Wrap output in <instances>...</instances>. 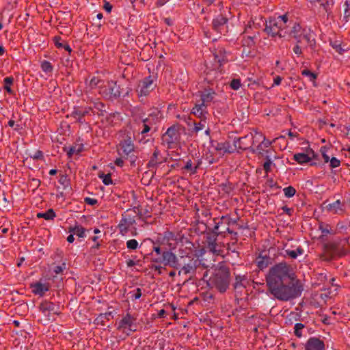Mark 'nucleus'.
<instances>
[{
    "label": "nucleus",
    "mask_w": 350,
    "mask_h": 350,
    "mask_svg": "<svg viewBox=\"0 0 350 350\" xmlns=\"http://www.w3.org/2000/svg\"><path fill=\"white\" fill-rule=\"evenodd\" d=\"M270 293L277 299L288 301L300 295L302 286L290 265L281 262L271 267L266 276Z\"/></svg>",
    "instance_id": "f257e3e1"
},
{
    "label": "nucleus",
    "mask_w": 350,
    "mask_h": 350,
    "mask_svg": "<svg viewBox=\"0 0 350 350\" xmlns=\"http://www.w3.org/2000/svg\"><path fill=\"white\" fill-rule=\"evenodd\" d=\"M229 219L226 217H221L218 222L215 223L214 231L216 234H207L203 241L204 247L208 252L217 256H223L225 251V245L222 242L217 241V235L224 232L219 230L220 225L222 224H228Z\"/></svg>",
    "instance_id": "f03ea898"
},
{
    "label": "nucleus",
    "mask_w": 350,
    "mask_h": 350,
    "mask_svg": "<svg viewBox=\"0 0 350 350\" xmlns=\"http://www.w3.org/2000/svg\"><path fill=\"white\" fill-rule=\"evenodd\" d=\"M289 31L286 38H294L298 43H301L304 40L308 46L314 49L316 42L313 37V33L310 29L302 27L299 23L293 21L288 28Z\"/></svg>",
    "instance_id": "7ed1b4c3"
},
{
    "label": "nucleus",
    "mask_w": 350,
    "mask_h": 350,
    "mask_svg": "<svg viewBox=\"0 0 350 350\" xmlns=\"http://www.w3.org/2000/svg\"><path fill=\"white\" fill-rule=\"evenodd\" d=\"M210 280L220 292H225L230 284L229 269L224 263H219Z\"/></svg>",
    "instance_id": "20e7f679"
},
{
    "label": "nucleus",
    "mask_w": 350,
    "mask_h": 350,
    "mask_svg": "<svg viewBox=\"0 0 350 350\" xmlns=\"http://www.w3.org/2000/svg\"><path fill=\"white\" fill-rule=\"evenodd\" d=\"M136 320V317L127 312L118 321L117 329L129 336L131 333L137 331Z\"/></svg>",
    "instance_id": "39448f33"
},
{
    "label": "nucleus",
    "mask_w": 350,
    "mask_h": 350,
    "mask_svg": "<svg viewBox=\"0 0 350 350\" xmlns=\"http://www.w3.org/2000/svg\"><path fill=\"white\" fill-rule=\"evenodd\" d=\"M180 133L178 126L173 125L167 129V131L162 136V141L166 144L168 148H174L178 142Z\"/></svg>",
    "instance_id": "423d86ee"
},
{
    "label": "nucleus",
    "mask_w": 350,
    "mask_h": 350,
    "mask_svg": "<svg viewBox=\"0 0 350 350\" xmlns=\"http://www.w3.org/2000/svg\"><path fill=\"white\" fill-rule=\"evenodd\" d=\"M152 262L176 269L179 266L176 256L167 250L163 251L161 256L153 258Z\"/></svg>",
    "instance_id": "0eeeda50"
},
{
    "label": "nucleus",
    "mask_w": 350,
    "mask_h": 350,
    "mask_svg": "<svg viewBox=\"0 0 350 350\" xmlns=\"http://www.w3.org/2000/svg\"><path fill=\"white\" fill-rule=\"evenodd\" d=\"M99 94L104 98H113L119 96L120 92L114 81H105L100 87Z\"/></svg>",
    "instance_id": "6e6552de"
},
{
    "label": "nucleus",
    "mask_w": 350,
    "mask_h": 350,
    "mask_svg": "<svg viewBox=\"0 0 350 350\" xmlns=\"http://www.w3.org/2000/svg\"><path fill=\"white\" fill-rule=\"evenodd\" d=\"M198 263V259H194L190 256L182 257L181 263L179 265H183V267L178 271V275L182 273L191 276L194 275Z\"/></svg>",
    "instance_id": "1a4fd4ad"
},
{
    "label": "nucleus",
    "mask_w": 350,
    "mask_h": 350,
    "mask_svg": "<svg viewBox=\"0 0 350 350\" xmlns=\"http://www.w3.org/2000/svg\"><path fill=\"white\" fill-rule=\"evenodd\" d=\"M259 143L256 146V152L258 154L264 156V153L268 154L269 150L265 149L269 147L271 144V142L269 139H267L265 137L259 132L256 131L254 135L253 136V145Z\"/></svg>",
    "instance_id": "9d476101"
},
{
    "label": "nucleus",
    "mask_w": 350,
    "mask_h": 350,
    "mask_svg": "<svg viewBox=\"0 0 350 350\" xmlns=\"http://www.w3.org/2000/svg\"><path fill=\"white\" fill-rule=\"evenodd\" d=\"M241 139V138H239L237 140L234 141V148L231 146L230 142H218L214 140L211 142V147L220 154L224 155L226 153H232L237 148V142H240Z\"/></svg>",
    "instance_id": "9b49d317"
},
{
    "label": "nucleus",
    "mask_w": 350,
    "mask_h": 350,
    "mask_svg": "<svg viewBox=\"0 0 350 350\" xmlns=\"http://www.w3.org/2000/svg\"><path fill=\"white\" fill-rule=\"evenodd\" d=\"M284 24L282 22L281 15L278 17L271 18L268 22L266 23L265 31L271 37L278 36L280 28L281 25Z\"/></svg>",
    "instance_id": "f8f14e48"
},
{
    "label": "nucleus",
    "mask_w": 350,
    "mask_h": 350,
    "mask_svg": "<svg viewBox=\"0 0 350 350\" xmlns=\"http://www.w3.org/2000/svg\"><path fill=\"white\" fill-rule=\"evenodd\" d=\"M155 84L151 77H146L143 81H140L137 90L138 96H146L154 90Z\"/></svg>",
    "instance_id": "ddd939ff"
},
{
    "label": "nucleus",
    "mask_w": 350,
    "mask_h": 350,
    "mask_svg": "<svg viewBox=\"0 0 350 350\" xmlns=\"http://www.w3.org/2000/svg\"><path fill=\"white\" fill-rule=\"evenodd\" d=\"M135 224V220L133 217L127 213L122 215V217L118 226L120 233L123 236L126 235Z\"/></svg>",
    "instance_id": "4468645a"
},
{
    "label": "nucleus",
    "mask_w": 350,
    "mask_h": 350,
    "mask_svg": "<svg viewBox=\"0 0 350 350\" xmlns=\"http://www.w3.org/2000/svg\"><path fill=\"white\" fill-rule=\"evenodd\" d=\"M90 112L94 113V111L91 107L84 108L77 107L74 108L70 116L76 122L83 123L85 122V116L90 114Z\"/></svg>",
    "instance_id": "2eb2a0df"
},
{
    "label": "nucleus",
    "mask_w": 350,
    "mask_h": 350,
    "mask_svg": "<svg viewBox=\"0 0 350 350\" xmlns=\"http://www.w3.org/2000/svg\"><path fill=\"white\" fill-rule=\"evenodd\" d=\"M40 311L46 317L47 321L54 319L55 314H57L55 311V305L50 301H44L40 305Z\"/></svg>",
    "instance_id": "dca6fc26"
},
{
    "label": "nucleus",
    "mask_w": 350,
    "mask_h": 350,
    "mask_svg": "<svg viewBox=\"0 0 350 350\" xmlns=\"http://www.w3.org/2000/svg\"><path fill=\"white\" fill-rule=\"evenodd\" d=\"M325 209L329 213L333 215H342L345 213V204L340 200L325 205Z\"/></svg>",
    "instance_id": "f3484780"
},
{
    "label": "nucleus",
    "mask_w": 350,
    "mask_h": 350,
    "mask_svg": "<svg viewBox=\"0 0 350 350\" xmlns=\"http://www.w3.org/2000/svg\"><path fill=\"white\" fill-rule=\"evenodd\" d=\"M228 19L220 15L216 17L213 21V29L220 34H225L228 31L227 26Z\"/></svg>",
    "instance_id": "a211bd4d"
},
{
    "label": "nucleus",
    "mask_w": 350,
    "mask_h": 350,
    "mask_svg": "<svg viewBox=\"0 0 350 350\" xmlns=\"http://www.w3.org/2000/svg\"><path fill=\"white\" fill-rule=\"evenodd\" d=\"M134 150V145L130 139H125L119 144L118 154L122 157H128Z\"/></svg>",
    "instance_id": "6ab92c4d"
},
{
    "label": "nucleus",
    "mask_w": 350,
    "mask_h": 350,
    "mask_svg": "<svg viewBox=\"0 0 350 350\" xmlns=\"http://www.w3.org/2000/svg\"><path fill=\"white\" fill-rule=\"evenodd\" d=\"M305 350H325V343L318 338H310L306 343Z\"/></svg>",
    "instance_id": "aec40b11"
},
{
    "label": "nucleus",
    "mask_w": 350,
    "mask_h": 350,
    "mask_svg": "<svg viewBox=\"0 0 350 350\" xmlns=\"http://www.w3.org/2000/svg\"><path fill=\"white\" fill-rule=\"evenodd\" d=\"M200 99V102L202 103L207 107L214 100L216 93L212 89H204L203 91L199 92Z\"/></svg>",
    "instance_id": "412c9836"
},
{
    "label": "nucleus",
    "mask_w": 350,
    "mask_h": 350,
    "mask_svg": "<svg viewBox=\"0 0 350 350\" xmlns=\"http://www.w3.org/2000/svg\"><path fill=\"white\" fill-rule=\"evenodd\" d=\"M191 113L198 118H206L208 114L207 106L199 100H197L191 109Z\"/></svg>",
    "instance_id": "4be33fe9"
},
{
    "label": "nucleus",
    "mask_w": 350,
    "mask_h": 350,
    "mask_svg": "<svg viewBox=\"0 0 350 350\" xmlns=\"http://www.w3.org/2000/svg\"><path fill=\"white\" fill-rule=\"evenodd\" d=\"M162 118V113L157 109H151L147 118L143 119L146 123L150 124L152 127L156 125Z\"/></svg>",
    "instance_id": "5701e85b"
},
{
    "label": "nucleus",
    "mask_w": 350,
    "mask_h": 350,
    "mask_svg": "<svg viewBox=\"0 0 350 350\" xmlns=\"http://www.w3.org/2000/svg\"><path fill=\"white\" fill-rule=\"evenodd\" d=\"M282 22L284 24L281 25V28H280V31L278 33V37L280 38H286L288 36V28L291 25L293 20H290L288 14L281 15Z\"/></svg>",
    "instance_id": "b1692460"
},
{
    "label": "nucleus",
    "mask_w": 350,
    "mask_h": 350,
    "mask_svg": "<svg viewBox=\"0 0 350 350\" xmlns=\"http://www.w3.org/2000/svg\"><path fill=\"white\" fill-rule=\"evenodd\" d=\"M315 157V154L313 150H310L307 153H297L295 154L293 159L299 164L308 163Z\"/></svg>",
    "instance_id": "393cba45"
},
{
    "label": "nucleus",
    "mask_w": 350,
    "mask_h": 350,
    "mask_svg": "<svg viewBox=\"0 0 350 350\" xmlns=\"http://www.w3.org/2000/svg\"><path fill=\"white\" fill-rule=\"evenodd\" d=\"M31 288L33 293L35 295L42 296L46 291L49 290V285L48 284L36 282L31 284Z\"/></svg>",
    "instance_id": "a878e982"
},
{
    "label": "nucleus",
    "mask_w": 350,
    "mask_h": 350,
    "mask_svg": "<svg viewBox=\"0 0 350 350\" xmlns=\"http://www.w3.org/2000/svg\"><path fill=\"white\" fill-rule=\"evenodd\" d=\"M325 248L326 252L331 254V255H340L342 253L340 243L336 241L327 243L325 244Z\"/></svg>",
    "instance_id": "bb28decb"
},
{
    "label": "nucleus",
    "mask_w": 350,
    "mask_h": 350,
    "mask_svg": "<svg viewBox=\"0 0 350 350\" xmlns=\"http://www.w3.org/2000/svg\"><path fill=\"white\" fill-rule=\"evenodd\" d=\"M104 80L101 79L98 77H92L90 81L86 80L85 83L87 88L90 90L98 89L100 90V87L102 86L104 83Z\"/></svg>",
    "instance_id": "cd10ccee"
},
{
    "label": "nucleus",
    "mask_w": 350,
    "mask_h": 350,
    "mask_svg": "<svg viewBox=\"0 0 350 350\" xmlns=\"http://www.w3.org/2000/svg\"><path fill=\"white\" fill-rule=\"evenodd\" d=\"M255 262L260 270H263L271 263V258L267 256H262V255H259L256 257Z\"/></svg>",
    "instance_id": "c85d7f7f"
},
{
    "label": "nucleus",
    "mask_w": 350,
    "mask_h": 350,
    "mask_svg": "<svg viewBox=\"0 0 350 350\" xmlns=\"http://www.w3.org/2000/svg\"><path fill=\"white\" fill-rule=\"evenodd\" d=\"M247 284L248 280L245 276L237 275L235 278L234 286L235 289H239L240 288H245Z\"/></svg>",
    "instance_id": "c756f323"
},
{
    "label": "nucleus",
    "mask_w": 350,
    "mask_h": 350,
    "mask_svg": "<svg viewBox=\"0 0 350 350\" xmlns=\"http://www.w3.org/2000/svg\"><path fill=\"white\" fill-rule=\"evenodd\" d=\"M36 216L38 218H44L46 220H51L56 217V214L53 209L49 208L44 213H37Z\"/></svg>",
    "instance_id": "7c9ffc66"
},
{
    "label": "nucleus",
    "mask_w": 350,
    "mask_h": 350,
    "mask_svg": "<svg viewBox=\"0 0 350 350\" xmlns=\"http://www.w3.org/2000/svg\"><path fill=\"white\" fill-rule=\"evenodd\" d=\"M14 78L12 77H7L3 79L4 90L11 95L14 94V91L11 89V85L13 84Z\"/></svg>",
    "instance_id": "2f4dec72"
},
{
    "label": "nucleus",
    "mask_w": 350,
    "mask_h": 350,
    "mask_svg": "<svg viewBox=\"0 0 350 350\" xmlns=\"http://www.w3.org/2000/svg\"><path fill=\"white\" fill-rule=\"evenodd\" d=\"M70 232H72L74 234L79 237L83 238L85 235V229L81 226H75L74 228L70 229Z\"/></svg>",
    "instance_id": "473e14b6"
},
{
    "label": "nucleus",
    "mask_w": 350,
    "mask_h": 350,
    "mask_svg": "<svg viewBox=\"0 0 350 350\" xmlns=\"http://www.w3.org/2000/svg\"><path fill=\"white\" fill-rule=\"evenodd\" d=\"M159 155V152L157 150H155L152 157H151L150 161L148 162L149 167H154L157 165L158 163H161L162 161L158 158Z\"/></svg>",
    "instance_id": "72a5a7b5"
},
{
    "label": "nucleus",
    "mask_w": 350,
    "mask_h": 350,
    "mask_svg": "<svg viewBox=\"0 0 350 350\" xmlns=\"http://www.w3.org/2000/svg\"><path fill=\"white\" fill-rule=\"evenodd\" d=\"M219 54H215L214 55V59L216 62V64L215 65V68H219L221 64L225 62V56L223 54V52L221 51H219Z\"/></svg>",
    "instance_id": "f704fd0d"
},
{
    "label": "nucleus",
    "mask_w": 350,
    "mask_h": 350,
    "mask_svg": "<svg viewBox=\"0 0 350 350\" xmlns=\"http://www.w3.org/2000/svg\"><path fill=\"white\" fill-rule=\"evenodd\" d=\"M304 250L301 247H297L296 250H286V254L293 259L296 258L298 255L302 254Z\"/></svg>",
    "instance_id": "c9c22d12"
},
{
    "label": "nucleus",
    "mask_w": 350,
    "mask_h": 350,
    "mask_svg": "<svg viewBox=\"0 0 350 350\" xmlns=\"http://www.w3.org/2000/svg\"><path fill=\"white\" fill-rule=\"evenodd\" d=\"M41 68L42 71L46 74H51L53 70V67L51 62L45 60L41 63Z\"/></svg>",
    "instance_id": "e433bc0d"
},
{
    "label": "nucleus",
    "mask_w": 350,
    "mask_h": 350,
    "mask_svg": "<svg viewBox=\"0 0 350 350\" xmlns=\"http://www.w3.org/2000/svg\"><path fill=\"white\" fill-rule=\"evenodd\" d=\"M200 122L194 123V129H193L196 132H198V131H202L206 128V118H200Z\"/></svg>",
    "instance_id": "4c0bfd02"
},
{
    "label": "nucleus",
    "mask_w": 350,
    "mask_h": 350,
    "mask_svg": "<svg viewBox=\"0 0 350 350\" xmlns=\"http://www.w3.org/2000/svg\"><path fill=\"white\" fill-rule=\"evenodd\" d=\"M301 75L305 77H307L309 79L310 81H312V82H314L317 77V74L311 72L308 69L302 70Z\"/></svg>",
    "instance_id": "58836bf2"
},
{
    "label": "nucleus",
    "mask_w": 350,
    "mask_h": 350,
    "mask_svg": "<svg viewBox=\"0 0 350 350\" xmlns=\"http://www.w3.org/2000/svg\"><path fill=\"white\" fill-rule=\"evenodd\" d=\"M98 177L102 179L103 180V183L105 185H111L112 184V179L111 178V174H105V173L102 172V173H99L98 174Z\"/></svg>",
    "instance_id": "ea45409f"
},
{
    "label": "nucleus",
    "mask_w": 350,
    "mask_h": 350,
    "mask_svg": "<svg viewBox=\"0 0 350 350\" xmlns=\"http://www.w3.org/2000/svg\"><path fill=\"white\" fill-rule=\"evenodd\" d=\"M219 191L223 193L229 194L232 191V187L229 183H224L219 185Z\"/></svg>",
    "instance_id": "a19ab883"
},
{
    "label": "nucleus",
    "mask_w": 350,
    "mask_h": 350,
    "mask_svg": "<svg viewBox=\"0 0 350 350\" xmlns=\"http://www.w3.org/2000/svg\"><path fill=\"white\" fill-rule=\"evenodd\" d=\"M283 192L286 197L291 198L295 194L296 190L293 187L288 186L283 189Z\"/></svg>",
    "instance_id": "79ce46f5"
},
{
    "label": "nucleus",
    "mask_w": 350,
    "mask_h": 350,
    "mask_svg": "<svg viewBox=\"0 0 350 350\" xmlns=\"http://www.w3.org/2000/svg\"><path fill=\"white\" fill-rule=\"evenodd\" d=\"M304 325L302 323H296L294 327V334L296 336L300 338L302 336V329Z\"/></svg>",
    "instance_id": "37998d69"
},
{
    "label": "nucleus",
    "mask_w": 350,
    "mask_h": 350,
    "mask_svg": "<svg viewBox=\"0 0 350 350\" xmlns=\"http://www.w3.org/2000/svg\"><path fill=\"white\" fill-rule=\"evenodd\" d=\"M345 12H344V16L342 18V21L345 23H347L349 21V18L350 16V6L347 1L345 3Z\"/></svg>",
    "instance_id": "c03bdc74"
},
{
    "label": "nucleus",
    "mask_w": 350,
    "mask_h": 350,
    "mask_svg": "<svg viewBox=\"0 0 350 350\" xmlns=\"http://www.w3.org/2000/svg\"><path fill=\"white\" fill-rule=\"evenodd\" d=\"M82 149L83 148L81 145L79 146L78 147L77 146H72L68 152V154L69 157H71L75 154H77L82 150Z\"/></svg>",
    "instance_id": "a18cd8bd"
},
{
    "label": "nucleus",
    "mask_w": 350,
    "mask_h": 350,
    "mask_svg": "<svg viewBox=\"0 0 350 350\" xmlns=\"http://www.w3.org/2000/svg\"><path fill=\"white\" fill-rule=\"evenodd\" d=\"M138 242L135 239H130L126 241V247L129 250H136L138 247Z\"/></svg>",
    "instance_id": "49530a36"
},
{
    "label": "nucleus",
    "mask_w": 350,
    "mask_h": 350,
    "mask_svg": "<svg viewBox=\"0 0 350 350\" xmlns=\"http://www.w3.org/2000/svg\"><path fill=\"white\" fill-rule=\"evenodd\" d=\"M94 108L97 109L100 113L98 112V115H103V112L105 111V105L100 101L94 103Z\"/></svg>",
    "instance_id": "de8ad7c7"
},
{
    "label": "nucleus",
    "mask_w": 350,
    "mask_h": 350,
    "mask_svg": "<svg viewBox=\"0 0 350 350\" xmlns=\"http://www.w3.org/2000/svg\"><path fill=\"white\" fill-rule=\"evenodd\" d=\"M142 130L139 131V133H141L142 135L146 134L152 128V126L150 124L146 123L144 120H142Z\"/></svg>",
    "instance_id": "09e8293b"
},
{
    "label": "nucleus",
    "mask_w": 350,
    "mask_h": 350,
    "mask_svg": "<svg viewBox=\"0 0 350 350\" xmlns=\"http://www.w3.org/2000/svg\"><path fill=\"white\" fill-rule=\"evenodd\" d=\"M301 43L296 42V44L293 46V51L298 57L302 56L303 49L300 46Z\"/></svg>",
    "instance_id": "8fccbe9b"
},
{
    "label": "nucleus",
    "mask_w": 350,
    "mask_h": 350,
    "mask_svg": "<svg viewBox=\"0 0 350 350\" xmlns=\"http://www.w3.org/2000/svg\"><path fill=\"white\" fill-rule=\"evenodd\" d=\"M340 165V161L336 157H332L329 161V167L331 168H336Z\"/></svg>",
    "instance_id": "3c124183"
},
{
    "label": "nucleus",
    "mask_w": 350,
    "mask_h": 350,
    "mask_svg": "<svg viewBox=\"0 0 350 350\" xmlns=\"http://www.w3.org/2000/svg\"><path fill=\"white\" fill-rule=\"evenodd\" d=\"M273 165V161L272 160H269V161H265L262 166H263V170H265V174L267 175L269 172H271V165Z\"/></svg>",
    "instance_id": "603ef678"
},
{
    "label": "nucleus",
    "mask_w": 350,
    "mask_h": 350,
    "mask_svg": "<svg viewBox=\"0 0 350 350\" xmlns=\"http://www.w3.org/2000/svg\"><path fill=\"white\" fill-rule=\"evenodd\" d=\"M230 87L234 90H237L241 87V81L238 79H234L230 83Z\"/></svg>",
    "instance_id": "864d4df0"
},
{
    "label": "nucleus",
    "mask_w": 350,
    "mask_h": 350,
    "mask_svg": "<svg viewBox=\"0 0 350 350\" xmlns=\"http://www.w3.org/2000/svg\"><path fill=\"white\" fill-rule=\"evenodd\" d=\"M309 1L312 3V4H314L315 5L316 3H319L321 6H322L323 8V9L325 10V11L326 12H328L327 10V5H328V1H326L325 2L323 1H321V0H309Z\"/></svg>",
    "instance_id": "5fc2aeb1"
},
{
    "label": "nucleus",
    "mask_w": 350,
    "mask_h": 350,
    "mask_svg": "<svg viewBox=\"0 0 350 350\" xmlns=\"http://www.w3.org/2000/svg\"><path fill=\"white\" fill-rule=\"evenodd\" d=\"M54 44L58 49H62L64 43L62 42V38L60 36H55L53 38Z\"/></svg>",
    "instance_id": "6e6d98bb"
},
{
    "label": "nucleus",
    "mask_w": 350,
    "mask_h": 350,
    "mask_svg": "<svg viewBox=\"0 0 350 350\" xmlns=\"http://www.w3.org/2000/svg\"><path fill=\"white\" fill-rule=\"evenodd\" d=\"M332 46L340 54H342L345 52V49L342 47L341 44L337 43V42L333 43Z\"/></svg>",
    "instance_id": "4d7b16f0"
},
{
    "label": "nucleus",
    "mask_w": 350,
    "mask_h": 350,
    "mask_svg": "<svg viewBox=\"0 0 350 350\" xmlns=\"http://www.w3.org/2000/svg\"><path fill=\"white\" fill-rule=\"evenodd\" d=\"M321 154L323 157V159L324 160V163H328L329 162L331 158L327 154V150L325 147L322 148L321 149Z\"/></svg>",
    "instance_id": "13d9d810"
},
{
    "label": "nucleus",
    "mask_w": 350,
    "mask_h": 350,
    "mask_svg": "<svg viewBox=\"0 0 350 350\" xmlns=\"http://www.w3.org/2000/svg\"><path fill=\"white\" fill-rule=\"evenodd\" d=\"M142 296V289L140 288H137L133 292L132 295V298L134 299H139Z\"/></svg>",
    "instance_id": "bf43d9fd"
},
{
    "label": "nucleus",
    "mask_w": 350,
    "mask_h": 350,
    "mask_svg": "<svg viewBox=\"0 0 350 350\" xmlns=\"http://www.w3.org/2000/svg\"><path fill=\"white\" fill-rule=\"evenodd\" d=\"M66 269V264L65 263H62V265H58V266H56L54 268V272L56 273V274H59L63 272V271Z\"/></svg>",
    "instance_id": "052dcab7"
},
{
    "label": "nucleus",
    "mask_w": 350,
    "mask_h": 350,
    "mask_svg": "<svg viewBox=\"0 0 350 350\" xmlns=\"http://www.w3.org/2000/svg\"><path fill=\"white\" fill-rule=\"evenodd\" d=\"M184 168L187 170H191L192 174H195L196 172V167L194 169L192 168V161L191 160L187 161Z\"/></svg>",
    "instance_id": "680f3d73"
},
{
    "label": "nucleus",
    "mask_w": 350,
    "mask_h": 350,
    "mask_svg": "<svg viewBox=\"0 0 350 350\" xmlns=\"http://www.w3.org/2000/svg\"><path fill=\"white\" fill-rule=\"evenodd\" d=\"M84 202L87 204L92 205V206L95 205V204H96L98 203V200L96 199L91 198H89V197L85 198Z\"/></svg>",
    "instance_id": "e2e57ef3"
},
{
    "label": "nucleus",
    "mask_w": 350,
    "mask_h": 350,
    "mask_svg": "<svg viewBox=\"0 0 350 350\" xmlns=\"http://www.w3.org/2000/svg\"><path fill=\"white\" fill-rule=\"evenodd\" d=\"M111 314V312H108V313L100 314L98 316V317H97V318L96 319V321L98 323L99 321L103 322V319H109L107 318V317H109Z\"/></svg>",
    "instance_id": "0e129e2a"
},
{
    "label": "nucleus",
    "mask_w": 350,
    "mask_h": 350,
    "mask_svg": "<svg viewBox=\"0 0 350 350\" xmlns=\"http://www.w3.org/2000/svg\"><path fill=\"white\" fill-rule=\"evenodd\" d=\"M32 157L33 159H40L43 157L42 152L38 150Z\"/></svg>",
    "instance_id": "69168bd1"
},
{
    "label": "nucleus",
    "mask_w": 350,
    "mask_h": 350,
    "mask_svg": "<svg viewBox=\"0 0 350 350\" xmlns=\"http://www.w3.org/2000/svg\"><path fill=\"white\" fill-rule=\"evenodd\" d=\"M282 209L283 210V211L284 213H286L287 215H291L292 213H293V209L291 208H288V206H284L282 208Z\"/></svg>",
    "instance_id": "338daca9"
},
{
    "label": "nucleus",
    "mask_w": 350,
    "mask_h": 350,
    "mask_svg": "<svg viewBox=\"0 0 350 350\" xmlns=\"http://www.w3.org/2000/svg\"><path fill=\"white\" fill-rule=\"evenodd\" d=\"M282 78L280 76H277L273 79V85H279L281 83Z\"/></svg>",
    "instance_id": "774afa93"
}]
</instances>
